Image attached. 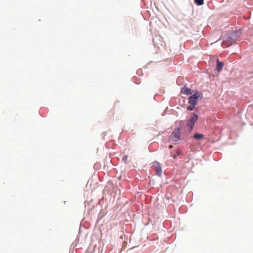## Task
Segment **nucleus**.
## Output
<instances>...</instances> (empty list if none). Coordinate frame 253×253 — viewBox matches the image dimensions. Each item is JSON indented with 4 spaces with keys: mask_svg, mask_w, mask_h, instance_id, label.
<instances>
[{
    "mask_svg": "<svg viewBox=\"0 0 253 253\" xmlns=\"http://www.w3.org/2000/svg\"><path fill=\"white\" fill-rule=\"evenodd\" d=\"M200 96V93L199 92H195L193 95H192L189 97L188 99L189 103L193 106L196 105Z\"/></svg>",
    "mask_w": 253,
    "mask_h": 253,
    "instance_id": "nucleus-3",
    "label": "nucleus"
},
{
    "mask_svg": "<svg viewBox=\"0 0 253 253\" xmlns=\"http://www.w3.org/2000/svg\"><path fill=\"white\" fill-rule=\"evenodd\" d=\"M181 154H182V152L179 150H176L175 151V152L174 151V152L171 153V156L174 159H176L178 155H181Z\"/></svg>",
    "mask_w": 253,
    "mask_h": 253,
    "instance_id": "nucleus-7",
    "label": "nucleus"
},
{
    "mask_svg": "<svg viewBox=\"0 0 253 253\" xmlns=\"http://www.w3.org/2000/svg\"><path fill=\"white\" fill-rule=\"evenodd\" d=\"M153 169H154L156 172V174L158 176H161L162 174V170L161 169V167L160 164L155 162L153 163V165L152 166Z\"/></svg>",
    "mask_w": 253,
    "mask_h": 253,
    "instance_id": "nucleus-4",
    "label": "nucleus"
},
{
    "mask_svg": "<svg viewBox=\"0 0 253 253\" xmlns=\"http://www.w3.org/2000/svg\"><path fill=\"white\" fill-rule=\"evenodd\" d=\"M198 119V116L195 113H191L186 124L187 129L191 131L194 126L195 123Z\"/></svg>",
    "mask_w": 253,
    "mask_h": 253,
    "instance_id": "nucleus-1",
    "label": "nucleus"
},
{
    "mask_svg": "<svg viewBox=\"0 0 253 253\" xmlns=\"http://www.w3.org/2000/svg\"><path fill=\"white\" fill-rule=\"evenodd\" d=\"M194 1L198 5H201L204 4V0H194Z\"/></svg>",
    "mask_w": 253,
    "mask_h": 253,
    "instance_id": "nucleus-9",
    "label": "nucleus"
},
{
    "mask_svg": "<svg viewBox=\"0 0 253 253\" xmlns=\"http://www.w3.org/2000/svg\"><path fill=\"white\" fill-rule=\"evenodd\" d=\"M180 129L179 128L175 129L171 133L170 136V140L175 143L177 142L180 139Z\"/></svg>",
    "mask_w": 253,
    "mask_h": 253,
    "instance_id": "nucleus-2",
    "label": "nucleus"
},
{
    "mask_svg": "<svg viewBox=\"0 0 253 253\" xmlns=\"http://www.w3.org/2000/svg\"><path fill=\"white\" fill-rule=\"evenodd\" d=\"M123 160L125 161L126 163V161L127 160V156H125L123 157Z\"/></svg>",
    "mask_w": 253,
    "mask_h": 253,
    "instance_id": "nucleus-11",
    "label": "nucleus"
},
{
    "mask_svg": "<svg viewBox=\"0 0 253 253\" xmlns=\"http://www.w3.org/2000/svg\"><path fill=\"white\" fill-rule=\"evenodd\" d=\"M193 138L196 140H201L204 138V135L202 134L195 133L193 136Z\"/></svg>",
    "mask_w": 253,
    "mask_h": 253,
    "instance_id": "nucleus-8",
    "label": "nucleus"
},
{
    "mask_svg": "<svg viewBox=\"0 0 253 253\" xmlns=\"http://www.w3.org/2000/svg\"><path fill=\"white\" fill-rule=\"evenodd\" d=\"M224 66V64L223 62H220L219 59H217L216 60V70L218 72H220L222 71V68Z\"/></svg>",
    "mask_w": 253,
    "mask_h": 253,
    "instance_id": "nucleus-6",
    "label": "nucleus"
},
{
    "mask_svg": "<svg viewBox=\"0 0 253 253\" xmlns=\"http://www.w3.org/2000/svg\"><path fill=\"white\" fill-rule=\"evenodd\" d=\"M181 92L186 95H190L193 93V90L190 88L184 86L181 88Z\"/></svg>",
    "mask_w": 253,
    "mask_h": 253,
    "instance_id": "nucleus-5",
    "label": "nucleus"
},
{
    "mask_svg": "<svg viewBox=\"0 0 253 253\" xmlns=\"http://www.w3.org/2000/svg\"><path fill=\"white\" fill-rule=\"evenodd\" d=\"M172 147H173V146H172V145H169V149H171V148H172Z\"/></svg>",
    "mask_w": 253,
    "mask_h": 253,
    "instance_id": "nucleus-12",
    "label": "nucleus"
},
{
    "mask_svg": "<svg viewBox=\"0 0 253 253\" xmlns=\"http://www.w3.org/2000/svg\"><path fill=\"white\" fill-rule=\"evenodd\" d=\"M194 106L193 105H190L187 107V109L189 111H192L194 109Z\"/></svg>",
    "mask_w": 253,
    "mask_h": 253,
    "instance_id": "nucleus-10",
    "label": "nucleus"
}]
</instances>
